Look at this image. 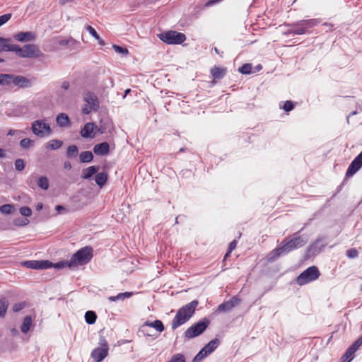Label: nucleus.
<instances>
[{
  "label": "nucleus",
  "mask_w": 362,
  "mask_h": 362,
  "mask_svg": "<svg viewBox=\"0 0 362 362\" xmlns=\"http://www.w3.org/2000/svg\"><path fill=\"white\" fill-rule=\"evenodd\" d=\"M20 213L22 216L28 217L31 216L32 211L28 206H23L20 209Z\"/></svg>",
  "instance_id": "nucleus-45"
},
{
  "label": "nucleus",
  "mask_w": 362,
  "mask_h": 362,
  "mask_svg": "<svg viewBox=\"0 0 362 362\" xmlns=\"http://www.w3.org/2000/svg\"><path fill=\"white\" fill-rule=\"evenodd\" d=\"M322 242V238L317 239L308 249V253L309 255H316L319 253L322 248L325 246L324 244H320Z\"/></svg>",
  "instance_id": "nucleus-19"
},
{
  "label": "nucleus",
  "mask_w": 362,
  "mask_h": 362,
  "mask_svg": "<svg viewBox=\"0 0 362 362\" xmlns=\"http://www.w3.org/2000/svg\"><path fill=\"white\" fill-rule=\"evenodd\" d=\"M16 226H23L29 223V221L27 218L16 219L14 221Z\"/></svg>",
  "instance_id": "nucleus-52"
},
{
  "label": "nucleus",
  "mask_w": 362,
  "mask_h": 362,
  "mask_svg": "<svg viewBox=\"0 0 362 362\" xmlns=\"http://www.w3.org/2000/svg\"><path fill=\"white\" fill-rule=\"evenodd\" d=\"M80 160L82 163H90L93 159V155L90 151H83L79 155Z\"/></svg>",
  "instance_id": "nucleus-30"
},
{
  "label": "nucleus",
  "mask_w": 362,
  "mask_h": 362,
  "mask_svg": "<svg viewBox=\"0 0 362 362\" xmlns=\"http://www.w3.org/2000/svg\"><path fill=\"white\" fill-rule=\"evenodd\" d=\"M158 37L163 42L169 45H180L186 40L184 33L175 30L164 32L158 35Z\"/></svg>",
  "instance_id": "nucleus-8"
},
{
  "label": "nucleus",
  "mask_w": 362,
  "mask_h": 362,
  "mask_svg": "<svg viewBox=\"0 0 362 362\" xmlns=\"http://www.w3.org/2000/svg\"><path fill=\"white\" fill-rule=\"evenodd\" d=\"M108 351V344L105 338L103 336H100L98 346L92 351L90 356L95 362H101L107 356Z\"/></svg>",
  "instance_id": "nucleus-5"
},
{
  "label": "nucleus",
  "mask_w": 362,
  "mask_h": 362,
  "mask_svg": "<svg viewBox=\"0 0 362 362\" xmlns=\"http://www.w3.org/2000/svg\"><path fill=\"white\" fill-rule=\"evenodd\" d=\"M57 123L62 127H69L70 124L69 118L65 113H60L56 118Z\"/></svg>",
  "instance_id": "nucleus-23"
},
{
  "label": "nucleus",
  "mask_w": 362,
  "mask_h": 362,
  "mask_svg": "<svg viewBox=\"0 0 362 362\" xmlns=\"http://www.w3.org/2000/svg\"><path fill=\"white\" fill-rule=\"evenodd\" d=\"M144 326L153 327L159 332H161L164 330V326L163 325V322L158 320H156L152 322H146Z\"/></svg>",
  "instance_id": "nucleus-28"
},
{
  "label": "nucleus",
  "mask_w": 362,
  "mask_h": 362,
  "mask_svg": "<svg viewBox=\"0 0 362 362\" xmlns=\"http://www.w3.org/2000/svg\"><path fill=\"white\" fill-rule=\"evenodd\" d=\"M76 40H75L72 37H69L68 39H62L59 41V45L61 46H65L70 45L71 46H74L76 44Z\"/></svg>",
  "instance_id": "nucleus-39"
},
{
  "label": "nucleus",
  "mask_w": 362,
  "mask_h": 362,
  "mask_svg": "<svg viewBox=\"0 0 362 362\" xmlns=\"http://www.w3.org/2000/svg\"><path fill=\"white\" fill-rule=\"evenodd\" d=\"M318 23L319 22L317 19L302 20L296 23V25H303L307 30L308 28H310L317 25Z\"/></svg>",
  "instance_id": "nucleus-25"
},
{
  "label": "nucleus",
  "mask_w": 362,
  "mask_h": 362,
  "mask_svg": "<svg viewBox=\"0 0 362 362\" xmlns=\"http://www.w3.org/2000/svg\"><path fill=\"white\" fill-rule=\"evenodd\" d=\"M219 340L218 339H214L210 341L206 345H205L202 349L203 351H205L207 355L211 354L219 345Z\"/></svg>",
  "instance_id": "nucleus-21"
},
{
  "label": "nucleus",
  "mask_w": 362,
  "mask_h": 362,
  "mask_svg": "<svg viewBox=\"0 0 362 362\" xmlns=\"http://www.w3.org/2000/svg\"><path fill=\"white\" fill-rule=\"evenodd\" d=\"M97 315L93 311H87L85 314L86 322L89 325H93L95 322Z\"/></svg>",
  "instance_id": "nucleus-34"
},
{
  "label": "nucleus",
  "mask_w": 362,
  "mask_h": 362,
  "mask_svg": "<svg viewBox=\"0 0 362 362\" xmlns=\"http://www.w3.org/2000/svg\"><path fill=\"white\" fill-rule=\"evenodd\" d=\"M208 355L206 354V353L205 351H203V349H202L201 351L194 357L193 362L199 361L204 358L205 357H206Z\"/></svg>",
  "instance_id": "nucleus-47"
},
{
  "label": "nucleus",
  "mask_w": 362,
  "mask_h": 362,
  "mask_svg": "<svg viewBox=\"0 0 362 362\" xmlns=\"http://www.w3.org/2000/svg\"><path fill=\"white\" fill-rule=\"evenodd\" d=\"M71 0H59V4L64 5L69 1H71Z\"/></svg>",
  "instance_id": "nucleus-58"
},
{
  "label": "nucleus",
  "mask_w": 362,
  "mask_h": 362,
  "mask_svg": "<svg viewBox=\"0 0 362 362\" xmlns=\"http://www.w3.org/2000/svg\"><path fill=\"white\" fill-rule=\"evenodd\" d=\"M238 70L243 74H250L252 72V66L250 64H245Z\"/></svg>",
  "instance_id": "nucleus-40"
},
{
  "label": "nucleus",
  "mask_w": 362,
  "mask_h": 362,
  "mask_svg": "<svg viewBox=\"0 0 362 362\" xmlns=\"http://www.w3.org/2000/svg\"><path fill=\"white\" fill-rule=\"evenodd\" d=\"M25 306V303L23 302L16 303L13 307V310L14 312H19L22 309H23Z\"/></svg>",
  "instance_id": "nucleus-51"
},
{
  "label": "nucleus",
  "mask_w": 362,
  "mask_h": 362,
  "mask_svg": "<svg viewBox=\"0 0 362 362\" xmlns=\"http://www.w3.org/2000/svg\"><path fill=\"white\" fill-rule=\"evenodd\" d=\"M237 245V241L235 240H233L230 243L228 248V251L224 257V259L227 258L229 256L230 253L235 248Z\"/></svg>",
  "instance_id": "nucleus-48"
},
{
  "label": "nucleus",
  "mask_w": 362,
  "mask_h": 362,
  "mask_svg": "<svg viewBox=\"0 0 362 362\" xmlns=\"http://www.w3.org/2000/svg\"><path fill=\"white\" fill-rule=\"evenodd\" d=\"M31 129L33 133L39 137L49 135L52 132L49 124L42 119L34 121L32 123Z\"/></svg>",
  "instance_id": "nucleus-11"
},
{
  "label": "nucleus",
  "mask_w": 362,
  "mask_h": 362,
  "mask_svg": "<svg viewBox=\"0 0 362 362\" xmlns=\"http://www.w3.org/2000/svg\"><path fill=\"white\" fill-rule=\"evenodd\" d=\"M168 362H185V358L182 354H177L173 356Z\"/></svg>",
  "instance_id": "nucleus-42"
},
{
  "label": "nucleus",
  "mask_w": 362,
  "mask_h": 362,
  "mask_svg": "<svg viewBox=\"0 0 362 362\" xmlns=\"http://www.w3.org/2000/svg\"><path fill=\"white\" fill-rule=\"evenodd\" d=\"M9 42L10 40L0 37V45L1 49L6 52H13L16 54L18 45L15 44H11Z\"/></svg>",
  "instance_id": "nucleus-17"
},
{
  "label": "nucleus",
  "mask_w": 362,
  "mask_h": 362,
  "mask_svg": "<svg viewBox=\"0 0 362 362\" xmlns=\"http://www.w3.org/2000/svg\"><path fill=\"white\" fill-rule=\"evenodd\" d=\"M64 167L66 169L70 170L71 168V164L70 163V162L66 161L64 163Z\"/></svg>",
  "instance_id": "nucleus-56"
},
{
  "label": "nucleus",
  "mask_w": 362,
  "mask_h": 362,
  "mask_svg": "<svg viewBox=\"0 0 362 362\" xmlns=\"http://www.w3.org/2000/svg\"><path fill=\"white\" fill-rule=\"evenodd\" d=\"M98 170V167L90 166L85 168L82 171L81 177L85 180L90 179L93 175H95Z\"/></svg>",
  "instance_id": "nucleus-22"
},
{
  "label": "nucleus",
  "mask_w": 362,
  "mask_h": 362,
  "mask_svg": "<svg viewBox=\"0 0 362 362\" xmlns=\"http://www.w3.org/2000/svg\"><path fill=\"white\" fill-rule=\"evenodd\" d=\"M214 50H215V52H216L217 54H218V49H217L216 47H215V48H214Z\"/></svg>",
  "instance_id": "nucleus-63"
},
{
  "label": "nucleus",
  "mask_w": 362,
  "mask_h": 362,
  "mask_svg": "<svg viewBox=\"0 0 362 362\" xmlns=\"http://www.w3.org/2000/svg\"><path fill=\"white\" fill-rule=\"evenodd\" d=\"M346 255L349 258H355L358 256V251L354 248L350 249L347 250Z\"/></svg>",
  "instance_id": "nucleus-50"
},
{
  "label": "nucleus",
  "mask_w": 362,
  "mask_h": 362,
  "mask_svg": "<svg viewBox=\"0 0 362 362\" xmlns=\"http://www.w3.org/2000/svg\"><path fill=\"white\" fill-rule=\"evenodd\" d=\"M43 207V204L42 203H40L37 205V210H41Z\"/></svg>",
  "instance_id": "nucleus-60"
},
{
  "label": "nucleus",
  "mask_w": 362,
  "mask_h": 362,
  "mask_svg": "<svg viewBox=\"0 0 362 362\" xmlns=\"http://www.w3.org/2000/svg\"><path fill=\"white\" fill-rule=\"evenodd\" d=\"M69 262H59L55 264H52V267H55V268H57V269H61V268H64V267H69Z\"/></svg>",
  "instance_id": "nucleus-54"
},
{
  "label": "nucleus",
  "mask_w": 362,
  "mask_h": 362,
  "mask_svg": "<svg viewBox=\"0 0 362 362\" xmlns=\"http://www.w3.org/2000/svg\"><path fill=\"white\" fill-rule=\"evenodd\" d=\"M87 31L95 39L98 41L99 44L101 45H104V42L100 39V36L95 31V30L90 25L86 26Z\"/></svg>",
  "instance_id": "nucleus-36"
},
{
  "label": "nucleus",
  "mask_w": 362,
  "mask_h": 362,
  "mask_svg": "<svg viewBox=\"0 0 362 362\" xmlns=\"http://www.w3.org/2000/svg\"><path fill=\"white\" fill-rule=\"evenodd\" d=\"M13 207L11 204H4L0 206V212L4 214H10Z\"/></svg>",
  "instance_id": "nucleus-41"
},
{
  "label": "nucleus",
  "mask_w": 362,
  "mask_h": 362,
  "mask_svg": "<svg viewBox=\"0 0 362 362\" xmlns=\"http://www.w3.org/2000/svg\"><path fill=\"white\" fill-rule=\"evenodd\" d=\"M110 146L107 142L96 144L93 148V152L97 155H105L109 152Z\"/></svg>",
  "instance_id": "nucleus-20"
},
{
  "label": "nucleus",
  "mask_w": 362,
  "mask_h": 362,
  "mask_svg": "<svg viewBox=\"0 0 362 362\" xmlns=\"http://www.w3.org/2000/svg\"><path fill=\"white\" fill-rule=\"evenodd\" d=\"M93 257V249L84 247L74 254L69 261V267H77L87 264Z\"/></svg>",
  "instance_id": "nucleus-4"
},
{
  "label": "nucleus",
  "mask_w": 362,
  "mask_h": 362,
  "mask_svg": "<svg viewBox=\"0 0 362 362\" xmlns=\"http://www.w3.org/2000/svg\"><path fill=\"white\" fill-rule=\"evenodd\" d=\"M131 91L130 89H127L124 92V98H125L127 96V95Z\"/></svg>",
  "instance_id": "nucleus-62"
},
{
  "label": "nucleus",
  "mask_w": 362,
  "mask_h": 362,
  "mask_svg": "<svg viewBox=\"0 0 362 362\" xmlns=\"http://www.w3.org/2000/svg\"><path fill=\"white\" fill-rule=\"evenodd\" d=\"M63 144V142L58 139H52L49 141L46 146L47 148L50 150H57Z\"/></svg>",
  "instance_id": "nucleus-32"
},
{
  "label": "nucleus",
  "mask_w": 362,
  "mask_h": 362,
  "mask_svg": "<svg viewBox=\"0 0 362 362\" xmlns=\"http://www.w3.org/2000/svg\"><path fill=\"white\" fill-rule=\"evenodd\" d=\"M362 344V337L357 339L344 353L341 358V362H350L353 359V354Z\"/></svg>",
  "instance_id": "nucleus-12"
},
{
  "label": "nucleus",
  "mask_w": 362,
  "mask_h": 362,
  "mask_svg": "<svg viewBox=\"0 0 362 362\" xmlns=\"http://www.w3.org/2000/svg\"><path fill=\"white\" fill-rule=\"evenodd\" d=\"M288 26L292 27L291 29L288 30L289 34L303 35L307 33L305 27L303 25H296V23H293L292 25H288Z\"/></svg>",
  "instance_id": "nucleus-24"
},
{
  "label": "nucleus",
  "mask_w": 362,
  "mask_h": 362,
  "mask_svg": "<svg viewBox=\"0 0 362 362\" xmlns=\"http://www.w3.org/2000/svg\"><path fill=\"white\" fill-rule=\"evenodd\" d=\"M83 100L86 103L82 107V112L85 115L89 114L92 111H97L99 108V101L96 95L90 91H86L83 94Z\"/></svg>",
  "instance_id": "nucleus-7"
},
{
  "label": "nucleus",
  "mask_w": 362,
  "mask_h": 362,
  "mask_svg": "<svg viewBox=\"0 0 362 362\" xmlns=\"http://www.w3.org/2000/svg\"><path fill=\"white\" fill-rule=\"evenodd\" d=\"M25 164L23 159L18 158L15 161V168L18 171H21L25 168Z\"/></svg>",
  "instance_id": "nucleus-43"
},
{
  "label": "nucleus",
  "mask_w": 362,
  "mask_h": 362,
  "mask_svg": "<svg viewBox=\"0 0 362 362\" xmlns=\"http://www.w3.org/2000/svg\"><path fill=\"white\" fill-rule=\"evenodd\" d=\"M95 124L91 122L86 123L81 131V135L83 138H93Z\"/></svg>",
  "instance_id": "nucleus-18"
},
{
  "label": "nucleus",
  "mask_w": 362,
  "mask_h": 362,
  "mask_svg": "<svg viewBox=\"0 0 362 362\" xmlns=\"http://www.w3.org/2000/svg\"><path fill=\"white\" fill-rule=\"evenodd\" d=\"M209 325V321L206 318H204L199 322L192 325L185 332L187 338L192 339L200 335L204 332Z\"/></svg>",
  "instance_id": "nucleus-10"
},
{
  "label": "nucleus",
  "mask_w": 362,
  "mask_h": 362,
  "mask_svg": "<svg viewBox=\"0 0 362 362\" xmlns=\"http://www.w3.org/2000/svg\"><path fill=\"white\" fill-rule=\"evenodd\" d=\"M55 209L58 213H60L61 211L65 210V208L63 206L57 205Z\"/></svg>",
  "instance_id": "nucleus-57"
},
{
  "label": "nucleus",
  "mask_w": 362,
  "mask_h": 362,
  "mask_svg": "<svg viewBox=\"0 0 362 362\" xmlns=\"http://www.w3.org/2000/svg\"><path fill=\"white\" fill-rule=\"evenodd\" d=\"M0 85L6 86L10 88L18 87L25 88L31 87L32 83L29 79L23 76L0 74Z\"/></svg>",
  "instance_id": "nucleus-2"
},
{
  "label": "nucleus",
  "mask_w": 362,
  "mask_h": 362,
  "mask_svg": "<svg viewBox=\"0 0 362 362\" xmlns=\"http://www.w3.org/2000/svg\"><path fill=\"white\" fill-rule=\"evenodd\" d=\"M112 47H113L114 50L118 54H120L122 55H127L129 53L127 49L119 47L118 45H113Z\"/></svg>",
  "instance_id": "nucleus-46"
},
{
  "label": "nucleus",
  "mask_w": 362,
  "mask_h": 362,
  "mask_svg": "<svg viewBox=\"0 0 362 362\" xmlns=\"http://www.w3.org/2000/svg\"><path fill=\"white\" fill-rule=\"evenodd\" d=\"M78 148L76 145L69 146L67 148L66 155L68 158H74L77 156Z\"/></svg>",
  "instance_id": "nucleus-37"
},
{
  "label": "nucleus",
  "mask_w": 362,
  "mask_h": 362,
  "mask_svg": "<svg viewBox=\"0 0 362 362\" xmlns=\"http://www.w3.org/2000/svg\"><path fill=\"white\" fill-rule=\"evenodd\" d=\"M6 156L4 150L0 148V158H4Z\"/></svg>",
  "instance_id": "nucleus-59"
},
{
  "label": "nucleus",
  "mask_w": 362,
  "mask_h": 362,
  "mask_svg": "<svg viewBox=\"0 0 362 362\" xmlns=\"http://www.w3.org/2000/svg\"><path fill=\"white\" fill-rule=\"evenodd\" d=\"M34 143V141L28 139V138H25L23 139H22L21 141H20V145L22 148H29Z\"/></svg>",
  "instance_id": "nucleus-44"
},
{
  "label": "nucleus",
  "mask_w": 362,
  "mask_h": 362,
  "mask_svg": "<svg viewBox=\"0 0 362 362\" xmlns=\"http://www.w3.org/2000/svg\"><path fill=\"white\" fill-rule=\"evenodd\" d=\"M198 303V301L194 300L180 308L173 320L172 329H175L187 322L193 315Z\"/></svg>",
  "instance_id": "nucleus-1"
},
{
  "label": "nucleus",
  "mask_w": 362,
  "mask_h": 362,
  "mask_svg": "<svg viewBox=\"0 0 362 362\" xmlns=\"http://www.w3.org/2000/svg\"><path fill=\"white\" fill-rule=\"evenodd\" d=\"M307 241L308 240L306 239H304L300 236L294 238L284 244L281 247L274 250L269 255V259L274 260L281 255L286 254L296 248L301 247L307 243Z\"/></svg>",
  "instance_id": "nucleus-3"
},
{
  "label": "nucleus",
  "mask_w": 362,
  "mask_h": 362,
  "mask_svg": "<svg viewBox=\"0 0 362 362\" xmlns=\"http://www.w3.org/2000/svg\"><path fill=\"white\" fill-rule=\"evenodd\" d=\"M211 74L214 78L220 79L225 76L226 69L219 67H214L211 70Z\"/></svg>",
  "instance_id": "nucleus-29"
},
{
  "label": "nucleus",
  "mask_w": 362,
  "mask_h": 362,
  "mask_svg": "<svg viewBox=\"0 0 362 362\" xmlns=\"http://www.w3.org/2000/svg\"><path fill=\"white\" fill-rule=\"evenodd\" d=\"M107 180V174L104 172L98 173L95 177V182L100 187H103L105 185Z\"/></svg>",
  "instance_id": "nucleus-27"
},
{
  "label": "nucleus",
  "mask_w": 362,
  "mask_h": 362,
  "mask_svg": "<svg viewBox=\"0 0 362 362\" xmlns=\"http://www.w3.org/2000/svg\"><path fill=\"white\" fill-rule=\"evenodd\" d=\"M361 290L362 291V284H361Z\"/></svg>",
  "instance_id": "nucleus-64"
},
{
  "label": "nucleus",
  "mask_w": 362,
  "mask_h": 362,
  "mask_svg": "<svg viewBox=\"0 0 362 362\" xmlns=\"http://www.w3.org/2000/svg\"><path fill=\"white\" fill-rule=\"evenodd\" d=\"M69 88V83L66 81H64L62 83V88L64 90H67Z\"/></svg>",
  "instance_id": "nucleus-55"
},
{
  "label": "nucleus",
  "mask_w": 362,
  "mask_h": 362,
  "mask_svg": "<svg viewBox=\"0 0 362 362\" xmlns=\"http://www.w3.org/2000/svg\"><path fill=\"white\" fill-rule=\"evenodd\" d=\"M293 105L292 103V102L289 101V100H287L284 103V105L283 106V109L286 111V112H289L291 111V110H293Z\"/></svg>",
  "instance_id": "nucleus-53"
},
{
  "label": "nucleus",
  "mask_w": 362,
  "mask_h": 362,
  "mask_svg": "<svg viewBox=\"0 0 362 362\" xmlns=\"http://www.w3.org/2000/svg\"><path fill=\"white\" fill-rule=\"evenodd\" d=\"M23 264L28 267L35 269H45L51 268L52 267V263L48 260H31L26 261L23 263Z\"/></svg>",
  "instance_id": "nucleus-13"
},
{
  "label": "nucleus",
  "mask_w": 362,
  "mask_h": 362,
  "mask_svg": "<svg viewBox=\"0 0 362 362\" xmlns=\"http://www.w3.org/2000/svg\"><path fill=\"white\" fill-rule=\"evenodd\" d=\"M132 296L131 292L120 293L115 296H110L108 300L110 301L124 300L125 298H129Z\"/></svg>",
  "instance_id": "nucleus-31"
},
{
  "label": "nucleus",
  "mask_w": 362,
  "mask_h": 362,
  "mask_svg": "<svg viewBox=\"0 0 362 362\" xmlns=\"http://www.w3.org/2000/svg\"><path fill=\"white\" fill-rule=\"evenodd\" d=\"M16 40L21 42L33 41L36 38V35L30 31L19 32L13 35Z\"/></svg>",
  "instance_id": "nucleus-16"
},
{
  "label": "nucleus",
  "mask_w": 362,
  "mask_h": 362,
  "mask_svg": "<svg viewBox=\"0 0 362 362\" xmlns=\"http://www.w3.org/2000/svg\"><path fill=\"white\" fill-rule=\"evenodd\" d=\"M28 112V107L25 104H20L18 105L15 109L14 112L13 114V116H21L22 115L25 114Z\"/></svg>",
  "instance_id": "nucleus-33"
},
{
  "label": "nucleus",
  "mask_w": 362,
  "mask_h": 362,
  "mask_svg": "<svg viewBox=\"0 0 362 362\" xmlns=\"http://www.w3.org/2000/svg\"><path fill=\"white\" fill-rule=\"evenodd\" d=\"M240 299L237 297H233L228 301H225L218 306L216 312L218 313H227L231 310L234 307L240 303Z\"/></svg>",
  "instance_id": "nucleus-14"
},
{
  "label": "nucleus",
  "mask_w": 362,
  "mask_h": 362,
  "mask_svg": "<svg viewBox=\"0 0 362 362\" xmlns=\"http://www.w3.org/2000/svg\"><path fill=\"white\" fill-rule=\"evenodd\" d=\"M320 272L317 267L312 266L303 271L297 278L296 282L303 286L316 280L320 276Z\"/></svg>",
  "instance_id": "nucleus-9"
},
{
  "label": "nucleus",
  "mask_w": 362,
  "mask_h": 362,
  "mask_svg": "<svg viewBox=\"0 0 362 362\" xmlns=\"http://www.w3.org/2000/svg\"><path fill=\"white\" fill-rule=\"evenodd\" d=\"M16 54L22 58H38L43 55L37 45L26 44L23 47L18 45Z\"/></svg>",
  "instance_id": "nucleus-6"
},
{
  "label": "nucleus",
  "mask_w": 362,
  "mask_h": 362,
  "mask_svg": "<svg viewBox=\"0 0 362 362\" xmlns=\"http://www.w3.org/2000/svg\"><path fill=\"white\" fill-rule=\"evenodd\" d=\"M37 185L42 189L47 190L49 188V181L47 177L41 176L37 180Z\"/></svg>",
  "instance_id": "nucleus-35"
},
{
  "label": "nucleus",
  "mask_w": 362,
  "mask_h": 362,
  "mask_svg": "<svg viewBox=\"0 0 362 362\" xmlns=\"http://www.w3.org/2000/svg\"><path fill=\"white\" fill-rule=\"evenodd\" d=\"M15 132H16L15 130H13V129H11V130L8 132V135H11V136L13 135V134H15Z\"/></svg>",
  "instance_id": "nucleus-61"
},
{
  "label": "nucleus",
  "mask_w": 362,
  "mask_h": 362,
  "mask_svg": "<svg viewBox=\"0 0 362 362\" xmlns=\"http://www.w3.org/2000/svg\"><path fill=\"white\" fill-rule=\"evenodd\" d=\"M11 17V13H6V14L1 16H0V26H1L4 23H6L7 21H8L10 20Z\"/></svg>",
  "instance_id": "nucleus-49"
},
{
  "label": "nucleus",
  "mask_w": 362,
  "mask_h": 362,
  "mask_svg": "<svg viewBox=\"0 0 362 362\" xmlns=\"http://www.w3.org/2000/svg\"><path fill=\"white\" fill-rule=\"evenodd\" d=\"M32 322H33V320H32L31 316H30V315L26 316L24 318L23 324L21 327V332L25 334L27 333L30 330V329L32 326Z\"/></svg>",
  "instance_id": "nucleus-26"
},
{
  "label": "nucleus",
  "mask_w": 362,
  "mask_h": 362,
  "mask_svg": "<svg viewBox=\"0 0 362 362\" xmlns=\"http://www.w3.org/2000/svg\"><path fill=\"white\" fill-rule=\"evenodd\" d=\"M362 167V151L354 158L348 168L346 176L351 177Z\"/></svg>",
  "instance_id": "nucleus-15"
},
{
  "label": "nucleus",
  "mask_w": 362,
  "mask_h": 362,
  "mask_svg": "<svg viewBox=\"0 0 362 362\" xmlns=\"http://www.w3.org/2000/svg\"><path fill=\"white\" fill-rule=\"evenodd\" d=\"M8 303L6 299L0 300V317H4L6 314Z\"/></svg>",
  "instance_id": "nucleus-38"
}]
</instances>
